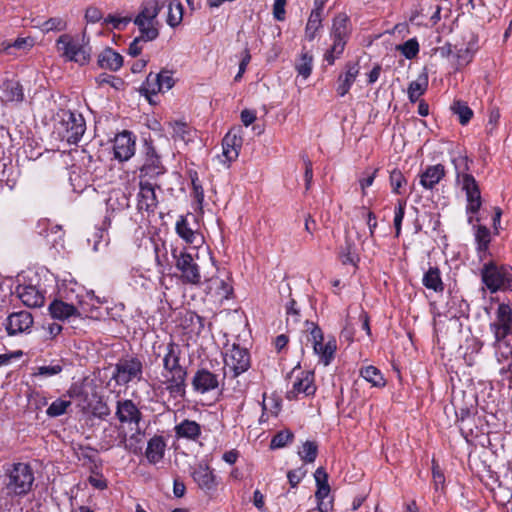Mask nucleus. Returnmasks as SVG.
<instances>
[{
  "instance_id": "423d86ee",
  "label": "nucleus",
  "mask_w": 512,
  "mask_h": 512,
  "mask_svg": "<svg viewBox=\"0 0 512 512\" xmlns=\"http://www.w3.org/2000/svg\"><path fill=\"white\" fill-rule=\"evenodd\" d=\"M56 131L62 141L69 144H78L86 131V121L77 111L62 110Z\"/></svg>"
},
{
  "instance_id": "c03bdc74",
  "label": "nucleus",
  "mask_w": 512,
  "mask_h": 512,
  "mask_svg": "<svg viewBox=\"0 0 512 512\" xmlns=\"http://www.w3.org/2000/svg\"><path fill=\"white\" fill-rule=\"evenodd\" d=\"M455 53V71H460L464 67H466L469 63L472 62L474 58L475 51L471 47H457L454 46Z\"/></svg>"
},
{
  "instance_id": "ddd939ff",
  "label": "nucleus",
  "mask_w": 512,
  "mask_h": 512,
  "mask_svg": "<svg viewBox=\"0 0 512 512\" xmlns=\"http://www.w3.org/2000/svg\"><path fill=\"white\" fill-rule=\"evenodd\" d=\"M112 379L120 386L143 379V363L138 357L121 358L115 364Z\"/></svg>"
},
{
  "instance_id": "79ce46f5",
  "label": "nucleus",
  "mask_w": 512,
  "mask_h": 512,
  "mask_svg": "<svg viewBox=\"0 0 512 512\" xmlns=\"http://www.w3.org/2000/svg\"><path fill=\"white\" fill-rule=\"evenodd\" d=\"M451 111L458 117L462 126L467 125L474 116L473 110L462 100H455L451 105Z\"/></svg>"
},
{
  "instance_id": "69168bd1",
  "label": "nucleus",
  "mask_w": 512,
  "mask_h": 512,
  "mask_svg": "<svg viewBox=\"0 0 512 512\" xmlns=\"http://www.w3.org/2000/svg\"><path fill=\"white\" fill-rule=\"evenodd\" d=\"M98 86L110 85L115 89H120V87L124 84L123 80L120 77L108 74L101 73L95 78Z\"/></svg>"
},
{
  "instance_id": "f8f14e48",
  "label": "nucleus",
  "mask_w": 512,
  "mask_h": 512,
  "mask_svg": "<svg viewBox=\"0 0 512 512\" xmlns=\"http://www.w3.org/2000/svg\"><path fill=\"white\" fill-rule=\"evenodd\" d=\"M224 363L223 379L227 376L237 378L250 368V352L247 348L234 343L231 348L226 351Z\"/></svg>"
},
{
  "instance_id": "dca6fc26",
  "label": "nucleus",
  "mask_w": 512,
  "mask_h": 512,
  "mask_svg": "<svg viewBox=\"0 0 512 512\" xmlns=\"http://www.w3.org/2000/svg\"><path fill=\"white\" fill-rule=\"evenodd\" d=\"M346 244L341 247L339 252V258L343 265H353L357 268L359 262V256L356 253L355 243L353 238L357 237L359 241H362V237H367L366 226H346L345 228Z\"/></svg>"
},
{
  "instance_id": "6ab92c4d",
  "label": "nucleus",
  "mask_w": 512,
  "mask_h": 512,
  "mask_svg": "<svg viewBox=\"0 0 512 512\" xmlns=\"http://www.w3.org/2000/svg\"><path fill=\"white\" fill-rule=\"evenodd\" d=\"M191 477L197 486L206 493L215 491L219 484L214 470L204 462H200L192 468Z\"/></svg>"
},
{
  "instance_id": "58836bf2",
  "label": "nucleus",
  "mask_w": 512,
  "mask_h": 512,
  "mask_svg": "<svg viewBox=\"0 0 512 512\" xmlns=\"http://www.w3.org/2000/svg\"><path fill=\"white\" fill-rule=\"evenodd\" d=\"M108 242L109 235L105 226H93V232L87 234V243L93 251H98L101 245L106 246Z\"/></svg>"
},
{
  "instance_id": "9b49d317",
  "label": "nucleus",
  "mask_w": 512,
  "mask_h": 512,
  "mask_svg": "<svg viewBox=\"0 0 512 512\" xmlns=\"http://www.w3.org/2000/svg\"><path fill=\"white\" fill-rule=\"evenodd\" d=\"M494 336V345H507L508 337L512 336V308L507 303H500L495 312V319L489 324Z\"/></svg>"
},
{
  "instance_id": "c85d7f7f",
  "label": "nucleus",
  "mask_w": 512,
  "mask_h": 512,
  "mask_svg": "<svg viewBox=\"0 0 512 512\" xmlns=\"http://www.w3.org/2000/svg\"><path fill=\"white\" fill-rule=\"evenodd\" d=\"M476 251L480 260H484L489 253V245L492 240V232L488 226H475Z\"/></svg>"
},
{
  "instance_id": "bf43d9fd",
  "label": "nucleus",
  "mask_w": 512,
  "mask_h": 512,
  "mask_svg": "<svg viewBox=\"0 0 512 512\" xmlns=\"http://www.w3.org/2000/svg\"><path fill=\"white\" fill-rule=\"evenodd\" d=\"M286 322L296 325L301 321V311L295 299L290 298L285 304Z\"/></svg>"
},
{
  "instance_id": "052dcab7",
  "label": "nucleus",
  "mask_w": 512,
  "mask_h": 512,
  "mask_svg": "<svg viewBox=\"0 0 512 512\" xmlns=\"http://www.w3.org/2000/svg\"><path fill=\"white\" fill-rule=\"evenodd\" d=\"M141 435L142 432L139 428H137L136 431L132 433L129 437L126 435V447H123V449L134 455H138L139 453H141Z\"/></svg>"
},
{
  "instance_id": "f03ea898",
  "label": "nucleus",
  "mask_w": 512,
  "mask_h": 512,
  "mask_svg": "<svg viewBox=\"0 0 512 512\" xmlns=\"http://www.w3.org/2000/svg\"><path fill=\"white\" fill-rule=\"evenodd\" d=\"M182 350L172 338L164 347L162 357L165 390L172 399H184L186 396L187 368L180 364Z\"/></svg>"
},
{
  "instance_id": "8fccbe9b",
  "label": "nucleus",
  "mask_w": 512,
  "mask_h": 512,
  "mask_svg": "<svg viewBox=\"0 0 512 512\" xmlns=\"http://www.w3.org/2000/svg\"><path fill=\"white\" fill-rule=\"evenodd\" d=\"M162 7L163 5H161L158 0H154L153 3L143 4L135 18H140L145 21H157L156 19Z\"/></svg>"
},
{
  "instance_id": "a211bd4d",
  "label": "nucleus",
  "mask_w": 512,
  "mask_h": 512,
  "mask_svg": "<svg viewBox=\"0 0 512 512\" xmlns=\"http://www.w3.org/2000/svg\"><path fill=\"white\" fill-rule=\"evenodd\" d=\"M136 151V137L133 132L124 130L118 133L113 141L115 159L120 162L128 161Z\"/></svg>"
},
{
  "instance_id": "2f4dec72",
  "label": "nucleus",
  "mask_w": 512,
  "mask_h": 512,
  "mask_svg": "<svg viewBox=\"0 0 512 512\" xmlns=\"http://www.w3.org/2000/svg\"><path fill=\"white\" fill-rule=\"evenodd\" d=\"M2 100L20 103L24 100V89L21 83L14 79L5 80L2 84Z\"/></svg>"
},
{
  "instance_id": "13d9d810",
  "label": "nucleus",
  "mask_w": 512,
  "mask_h": 512,
  "mask_svg": "<svg viewBox=\"0 0 512 512\" xmlns=\"http://www.w3.org/2000/svg\"><path fill=\"white\" fill-rule=\"evenodd\" d=\"M346 45L332 42V45L324 52L323 61L332 66L340 59L345 51Z\"/></svg>"
},
{
  "instance_id": "37998d69",
  "label": "nucleus",
  "mask_w": 512,
  "mask_h": 512,
  "mask_svg": "<svg viewBox=\"0 0 512 512\" xmlns=\"http://www.w3.org/2000/svg\"><path fill=\"white\" fill-rule=\"evenodd\" d=\"M323 14L311 11L305 27V37L308 41H313L317 33L322 28Z\"/></svg>"
},
{
  "instance_id": "e433bc0d",
  "label": "nucleus",
  "mask_w": 512,
  "mask_h": 512,
  "mask_svg": "<svg viewBox=\"0 0 512 512\" xmlns=\"http://www.w3.org/2000/svg\"><path fill=\"white\" fill-rule=\"evenodd\" d=\"M133 23L138 27L140 39L154 41L159 36V30L156 27L157 21H145L140 18H134Z\"/></svg>"
},
{
  "instance_id": "e2e57ef3",
  "label": "nucleus",
  "mask_w": 512,
  "mask_h": 512,
  "mask_svg": "<svg viewBox=\"0 0 512 512\" xmlns=\"http://www.w3.org/2000/svg\"><path fill=\"white\" fill-rule=\"evenodd\" d=\"M70 406V401L58 398L50 404V406L46 410V414L49 417L55 418L65 414Z\"/></svg>"
},
{
  "instance_id": "412c9836",
  "label": "nucleus",
  "mask_w": 512,
  "mask_h": 512,
  "mask_svg": "<svg viewBox=\"0 0 512 512\" xmlns=\"http://www.w3.org/2000/svg\"><path fill=\"white\" fill-rule=\"evenodd\" d=\"M219 377L206 368L198 369L191 380L193 390L199 394H205L219 387Z\"/></svg>"
},
{
  "instance_id": "0e129e2a",
  "label": "nucleus",
  "mask_w": 512,
  "mask_h": 512,
  "mask_svg": "<svg viewBox=\"0 0 512 512\" xmlns=\"http://www.w3.org/2000/svg\"><path fill=\"white\" fill-rule=\"evenodd\" d=\"M432 479L434 490L444 491L445 475L435 459H432Z\"/></svg>"
},
{
  "instance_id": "f257e3e1",
  "label": "nucleus",
  "mask_w": 512,
  "mask_h": 512,
  "mask_svg": "<svg viewBox=\"0 0 512 512\" xmlns=\"http://www.w3.org/2000/svg\"><path fill=\"white\" fill-rule=\"evenodd\" d=\"M472 160L463 154H458L451 159L455 170L457 183L461 184L462 190L466 195V214L468 223L480 222L486 220L484 214L487 212L481 209V191L475 177L469 173Z\"/></svg>"
},
{
  "instance_id": "7ed1b4c3",
  "label": "nucleus",
  "mask_w": 512,
  "mask_h": 512,
  "mask_svg": "<svg viewBox=\"0 0 512 512\" xmlns=\"http://www.w3.org/2000/svg\"><path fill=\"white\" fill-rule=\"evenodd\" d=\"M2 483L8 495L24 496L34 483V472L25 462H6L2 466Z\"/></svg>"
},
{
  "instance_id": "2eb2a0df",
  "label": "nucleus",
  "mask_w": 512,
  "mask_h": 512,
  "mask_svg": "<svg viewBox=\"0 0 512 512\" xmlns=\"http://www.w3.org/2000/svg\"><path fill=\"white\" fill-rule=\"evenodd\" d=\"M313 326L308 341L311 342L314 353L319 356V362L325 366H328L334 359L335 352L337 349V343L334 338L329 339L324 343V335L322 329L311 323Z\"/></svg>"
},
{
  "instance_id": "0eeeda50",
  "label": "nucleus",
  "mask_w": 512,
  "mask_h": 512,
  "mask_svg": "<svg viewBox=\"0 0 512 512\" xmlns=\"http://www.w3.org/2000/svg\"><path fill=\"white\" fill-rule=\"evenodd\" d=\"M139 167V180H154L166 172L162 156L151 138L144 139Z\"/></svg>"
},
{
  "instance_id": "6e6d98bb",
  "label": "nucleus",
  "mask_w": 512,
  "mask_h": 512,
  "mask_svg": "<svg viewBox=\"0 0 512 512\" xmlns=\"http://www.w3.org/2000/svg\"><path fill=\"white\" fill-rule=\"evenodd\" d=\"M331 491L330 486L317 488L315 492V498L317 500V509L320 512H330L333 509V501H325Z\"/></svg>"
},
{
  "instance_id": "603ef678",
  "label": "nucleus",
  "mask_w": 512,
  "mask_h": 512,
  "mask_svg": "<svg viewBox=\"0 0 512 512\" xmlns=\"http://www.w3.org/2000/svg\"><path fill=\"white\" fill-rule=\"evenodd\" d=\"M300 459L304 463H313L318 455V445L315 441H305L298 451Z\"/></svg>"
},
{
  "instance_id": "49530a36",
  "label": "nucleus",
  "mask_w": 512,
  "mask_h": 512,
  "mask_svg": "<svg viewBox=\"0 0 512 512\" xmlns=\"http://www.w3.org/2000/svg\"><path fill=\"white\" fill-rule=\"evenodd\" d=\"M39 234L44 237L47 245L56 247L63 240L64 232L62 231V226H43Z\"/></svg>"
},
{
  "instance_id": "a878e982",
  "label": "nucleus",
  "mask_w": 512,
  "mask_h": 512,
  "mask_svg": "<svg viewBox=\"0 0 512 512\" xmlns=\"http://www.w3.org/2000/svg\"><path fill=\"white\" fill-rule=\"evenodd\" d=\"M243 145L240 129L229 130L222 140L223 155L228 162L235 161Z\"/></svg>"
},
{
  "instance_id": "4d7b16f0",
  "label": "nucleus",
  "mask_w": 512,
  "mask_h": 512,
  "mask_svg": "<svg viewBox=\"0 0 512 512\" xmlns=\"http://www.w3.org/2000/svg\"><path fill=\"white\" fill-rule=\"evenodd\" d=\"M67 28V21L62 17H51L40 25L43 33L60 32Z\"/></svg>"
},
{
  "instance_id": "f3484780",
  "label": "nucleus",
  "mask_w": 512,
  "mask_h": 512,
  "mask_svg": "<svg viewBox=\"0 0 512 512\" xmlns=\"http://www.w3.org/2000/svg\"><path fill=\"white\" fill-rule=\"evenodd\" d=\"M359 60H348L344 63L336 79V94L339 97L347 95L360 74Z\"/></svg>"
},
{
  "instance_id": "393cba45",
  "label": "nucleus",
  "mask_w": 512,
  "mask_h": 512,
  "mask_svg": "<svg viewBox=\"0 0 512 512\" xmlns=\"http://www.w3.org/2000/svg\"><path fill=\"white\" fill-rule=\"evenodd\" d=\"M446 168L443 164L428 165L419 174V184L425 190H433L445 177Z\"/></svg>"
},
{
  "instance_id": "4468645a",
  "label": "nucleus",
  "mask_w": 512,
  "mask_h": 512,
  "mask_svg": "<svg viewBox=\"0 0 512 512\" xmlns=\"http://www.w3.org/2000/svg\"><path fill=\"white\" fill-rule=\"evenodd\" d=\"M56 48L66 61L85 65L90 60V49L80 44L70 34H62L56 40Z\"/></svg>"
},
{
  "instance_id": "5fc2aeb1",
  "label": "nucleus",
  "mask_w": 512,
  "mask_h": 512,
  "mask_svg": "<svg viewBox=\"0 0 512 512\" xmlns=\"http://www.w3.org/2000/svg\"><path fill=\"white\" fill-rule=\"evenodd\" d=\"M132 21L130 16H119L115 14H108L103 18V25L111 26L113 30L123 31Z\"/></svg>"
},
{
  "instance_id": "4be33fe9",
  "label": "nucleus",
  "mask_w": 512,
  "mask_h": 512,
  "mask_svg": "<svg viewBox=\"0 0 512 512\" xmlns=\"http://www.w3.org/2000/svg\"><path fill=\"white\" fill-rule=\"evenodd\" d=\"M115 416L121 424L138 426L142 420V412L131 399L117 401Z\"/></svg>"
},
{
  "instance_id": "338daca9",
  "label": "nucleus",
  "mask_w": 512,
  "mask_h": 512,
  "mask_svg": "<svg viewBox=\"0 0 512 512\" xmlns=\"http://www.w3.org/2000/svg\"><path fill=\"white\" fill-rule=\"evenodd\" d=\"M185 320L189 321L192 326V331L196 334H200L205 327L204 317L198 315L196 312H188L185 316Z\"/></svg>"
},
{
  "instance_id": "9d476101",
  "label": "nucleus",
  "mask_w": 512,
  "mask_h": 512,
  "mask_svg": "<svg viewBox=\"0 0 512 512\" xmlns=\"http://www.w3.org/2000/svg\"><path fill=\"white\" fill-rule=\"evenodd\" d=\"M156 187L159 188L156 183H152L150 180H139L137 209L142 214L143 220H146L149 224L157 221L158 199L155 192Z\"/></svg>"
},
{
  "instance_id": "09e8293b",
  "label": "nucleus",
  "mask_w": 512,
  "mask_h": 512,
  "mask_svg": "<svg viewBox=\"0 0 512 512\" xmlns=\"http://www.w3.org/2000/svg\"><path fill=\"white\" fill-rule=\"evenodd\" d=\"M389 183L391 186L392 193L396 195H402L405 193V187L407 186V179L405 175L398 168H394L390 171Z\"/></svg>"
},
{
  "instance_id": "4c0bfd02",
  "label": "nucleus",
  "mask_w": 512,
  "mask_h": 512,
  "mask_svg": "<svg viewBox=\"0 0 512 512\" xmlns=\"http://www.w3.org/2000/svg\"><path fill=\"white\" fill-rule=\"evenodd\" d=\"M360 376L370 383L373 387L383 388L386 386V380L382 372L373 365L364 366L359 371Z\"/></svg>"
},
{
  "instance_id": "ea45409f",
  "label": "nucleus",
  "mask_w": 512,
  "mask_h": 512,
  "mask_svg": "<svg viewBox=\"0 0 512 512\" xmlns=\"http://www.w3.org/2000/svg\"><path fill=\"white\" fill-rule=\"evenodd\" d=\"M313 69V55L311 52L302 50L299 57L295 61V70L298 75L302 76L304 79H307Z\"/></svg>"
},
{
  "instance_id": "a19ab883",
  "label": "nucleus",
  "mask_w": 512,
  "mask_h": 512,
  "mask_svg": "<svg viewBox=\"0 0 512 512\" xmlns=\"http://www.w3.org/2000/svg\"><path fill=\"white\" fill-rule=\"evenodd\" d=\"M63 360L52 361L49 365H42L33 368L31 374L34 378H48L60 374L63 371Z\"/></svg>"
},
{
  "instance_id": "72a5a7b5",
  "label": "nucleus",
  "mask_w": 512,
  "mask_h": 512,
  "mask_svg": "<svg viewBox=\"0 0 512 512\" xmlns=\"http://www.w3.org/2000/svg\"><path fill=\"white\" fill-rule=\"evenodd\" d=\"M422 284L425 288L433 290L436 293H442L445 288L441 278V272L436 266L429 267V269L424 273Z\"/></svg>"
},
{
  "instance_id": "20e7f679",
  "label": "nucleus",
  "mask_w": 512,
  "mask_h": 512,
  "mask_svg": "<svg viewBox=\"0 0 512 512\" xmlns=\"http://www.w3.org/2000/svg\"><path fill=\"white\" fill-rule=\"evenodd\" d=\"M61 297L63 299H54L49 304L48 311L53 319L64 321L71 317H81L80 309L87 312L84 295L75 293L73 288L62 291Z\"/></svg>"
},
{
  "instance_id": "3c124183",
  "label": "nucleus",
  "mask_w": 512,
  "mask_h": 512,
  "mask_svg": "<svg viewBox=\"0 0 512 512\" xmlns=\"http://www.w3.org/2000/svg\"><path fill=\"white\" fill-rule=\"evenodd\" d=\"M161 76H156L154 73H149L146 80L142 83L140 91L146 95H156L163 92L161 89L160 79Z\"/></svg>"
},
{
  "instance_id": "774afa93",
  "label": "nucleus",
  "mask_w": 512,
  "mask_h": 512,
  "mask_svg": "<svg viewBox=\"0 0 512 512\" xmlns=\"http://www.w3.org/2000/svg\"><path fill=\"white\" fill-rule=\"evenodd\" d=\"M307 473V470L304 467H299L294 470H289L287 472V478L290 486L292 488H296L298 484L302 481V479L305 477Z\"/></svg>"
},
{
  "instance_id": "7c9ffc66",
  "label": "nucleus",
  "mask_w": 512,
  "mask_h": 512,
  "mask_svg": "<svg viewBox=\"0 0 512 512\" xmlns=\"http://www.w3.org/2000/svg\"><path fill=\"white\" fill-rule=\"evenodd\" d=\"M174 431L178 439L196 441L201 435V425L194 420L184 419L174 427Z\"/></svg>"
},
{
  "instance_id": "de8ad7c7",
  "label": "nucleus",
  "mask_w": 512,
  "mask_h": 512,
  "mask_svg": "<svg viewBox=\"0 0 512 512\" xmlns=\"http://www.w3.org/2000/svg\"><path fill=\"white\" fill-rule=\"evenodd\" d=\"M183 20V5L180 1L173 0L168 5L167 24L175 28L181 24Z\"/></svg>"
},
{
  "instance_id": "a18cd8bd",
  "label": "nucleus",
  "mask_w": 512,
  "mask_h": 512,
  "mask_svg": "<svg viewBox=\"0 0 512 512\" xmlns=\"http://www.w3.org/2000/svg\"><path fill=\"white\" fill-rule=\"evenodd\" d=\"M169 127L172 130L171 136L174 140L188 142L192 139V129L186 122H169Z\"/></svg>"
},
{
  "instance_id": "c756f323",
  "label": "nucleus",
  "mask_w": 512,
  "mask_h": 512,
  "mask_svg": "<svg viewBox=\"0 0 512 512\" xmlns=\"http://www.w3.org/2000/svg\"><path fill=\"white\" fill-rule=\"evenodd\" d=\"M103 443L106 449L126 447V431L123 426H113L103 432Z\"/></svg>"
},
{
  "instance_id": "6e6552de",
  "label": "nucleus",
  "mask_w": 512,
  "mask_h": 512,
  "mask_svg": "<svg viewBox=\"0 0 512 512\" xmlns=\"http://www.w3.org/2000/svg\"><path fill=\"white\" fill-rule=\"evenodd\" d=\"M293 379L292 386L286 392V398L289 401L297 400L300 396H313L317 390L315 385V374L310 370H302L299 366L293 368L288 375Z\"/></svg>"
},
{
  "instance_id": "680f3d73",
  "label": "nucleus",
  "mask_w": 512,
  "mask_h": 512,
  "mask_svg": "<svg viewBox=\"0 0 512 512\" xmlns=\"http://www.w3.org/2000/svg\"><path fill=\"white\" fill-rule=\"evenodd\" d=\"M293 439H294V434L290 430L286 429V430L279 431L273 436L271 443H270V447L272 449L283 448L288 443H291L293 441Z\"/></svg>"
},
{
  "instance_id": "864d4df0",
  "label": "nucleus",
  "mask_w": 512,
  "mask_h": 512,
  "mask_svg": "<svg viewBox=\"0 0 512 512\" xmlns=\"http://www.w3.org/2000/svg\"><path fill=\"white\" fill-rule=\"evenodd\" d=\"M396 50L399 51L406 59L412 60L419 54V42L416 38H411L403 44L397 45Z\"/></svg>"
},
{
  "instance_id": "aec40b11",
  "label": "nucleus",
  "mask_w": 512,
  "mask_h": 512,
  "mask_svg": "<svg viewBox=\"0 0 512 512\" xmlns=\"http://www.w3.org/2000/svg\"><path fill=\"white\" fill-rule=\"evenodd\" d=\"M34 320L30 312L22 310L13 312L6 318L5 329L9 336H15L22 333H29Z\"/></svg>"
},
{
  "instance_id": "473e14b6",
  "label": "nucleus",
  "mask_w": 512,
  "mask_h": 512,
  "mask_svg": "<svg viewBox=\"0 0 512 512\" xmlns=\"http://www.w3.org/2000/svg\"><path fill=\"white\" fill-rule=\"evenodd\" d=\"M185 175L186 178L190 181L192 188L190 196L195 200L197 208L202 210V204L204 201V189L202 182L199 179V174L194 168L188 167L185 171Z\"/></svg>"
},
{
  "instance_id": "39448f33",
  "label": "nucleus",
  "mask_w": 512,
  "mask_h": 512,
  "mask_svg": "<svg viewBox=\"0 0 512 512\" xmlns=\"http://www.w3.org/2000/svg\"><path fill=\"white\" fill-rule=\"evenodd\" d=\"M481 280L491 294L498 291L512 292V267L489 261L481 269Z\"/></svg>"
},
{
  "instance_id": "5701e85b",
  "label": "nucleus",
  "mask_w": 512,
  "mask_h": 512,
  "mask_svg": "<svg viewBox=\"0 0 512 512\" xmlns=\"http://www.w3.org/2000/svg\"><path fill=\"white\" fill-rule=\"evenodd\" d=\"M17 297L27 307H41L45 301L44 291L31 284H19L16 287Z\"/></svg>"
},
{
  "instance_id": "bb28decb",
  "label": "nucleus",
  "mask_w": 512,
  "mask_h": 512,
  "mask_svg": "<svg viewBox=\"0 0 512 512\" xmlns=\"http://www.w3.org/2000/svg\"><path fill=\"white\" fill-rule=\"evenodd\" d=\"M166 447L167 442L164 436L155 434L147 442L145 450V457L147 461L152 465L158 464L165 456Z\"/></svg>"
},
{
  "instance_id": "c9c22d12",
  "label": "nucleus",
  "mask_w": 512,
  "mask_h": 512,
  "mask_svg": "<svg viewBox=\"0 0 512 512\" xmlns=\"http://www.w3.org/2000/svg\"><path fill=\"white\" fill-rule=\"evenodd\" d=\"M428 88V75L421 74L417 80L412 81L407 90L408 99L411 103H416L419 98L425 94Z\"/></svg>"
},
{
  "instance_id": "cd10ccee",
  "label": "nucleus",
  "mask_w": 512,
  "mask_h": 512,
  "mask_svg": "<svg viewBox=\"0 0 512 512\" xmlns=\"http://www.w3.org/2000/svg\"><path fill=\"white\" fill-rule=\"evenodd\" d=\"M97 65L101 69L116 72L123 66V57L113 48L106 47L98 54Z\"/></svg>"
},
{
  "instance_id": "1a4fd4ad",
  "label": "nucleus",
  "mask_w": 512,
  "mask_h": 512,
  "mask_svg": "<svg viewBox=\"0 0 512 512\" xmlns=\"http://www.w3.org/2000/svg\"><path fill=\"white\" fill-rule=\"evenodd\" d=\"M172 257L175 260V268L179 271V279L183 284L199 285L201 283L200 266L194 257L185 249L172 250Z\"/></svg>"
},
{
  "instance_id": "b1692460",
  "label": "nucleus",
  "mask_w": 512,
  "mask_h": 512,
  "mask_svg": "<svg viewBox=\"0 0 512 512\" xmlns=\"http://www.w3.org/2000/svg\"><path fill=\"white\" fill-rule=\"evenodd\" d=\"M351 31L350 20L346 14L339 13L333 18L330 32L332 42L347 45L351 37Z\"/></svg>"
},
{
  "instance_id": "f704fd0d",
  "label": "nucleus",
  "mask_w": 512,
  "mask_h": 512,
  "mask_svg": "<svg viewBox=\"0 0 512 512\" xmlns=\"http://www.w3.org/2000/svg\"><path fill=\"white\" fill-rule=\"evenodd\" d=\"M176 232L187 244L194 248L201 247L204 242V236L199 230H192L190 226H175Z\"/></svg>"
}]
</instances>
